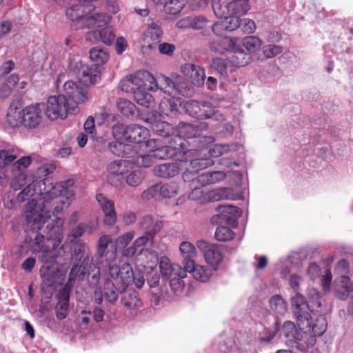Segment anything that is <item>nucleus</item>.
Instances as JSON below:
<instances>
[{
	"label": "nucleus",
	"instance_id": "nucleus-1",
	"mask_svg": "<svg viewBox=\"0 0 353 353\" xmlns=\"http://www.w3.org/2000/svg\"><path fill=\"white\" fill-rule=\"evenodd\" d=\"M42 183L44 188H41L40 192L44 195L45 202L41 205H38L34 199L29 201L27 204L26 219L28 227L32 231H38L53 215L54 219H52L51 223H48L44 233L47 242L56 250L63 237L64 221L58 217V214L63 210V205L65 204L62 197L69 199L74 196V181L73 179H68L52 185L50 181L46 179Z\"/></svg>",
	"mask_w": 353,
	"mask_h": 353
},
{
	"label": "nucleus",
	"instance_id": "nucleus-2",
	"mask_svg": "<svg viewBox=\"0 0 353 353\" xmlns=\"http://www.w3.org/2000/svg\"><path fill=\"white\" fill-rule=\"evenodd\" d=\"M109 235H102L97 241L96 259L102 270L110 278H117L119 268L122 263L117 259V248L109 245L112 243Z\"/></svg>",
	"mask_w": 353,
	"mask_h": 353
},
{
	"label": "nucleus",
	"instance_id": "nucleus-3",
	"mask_svg": "<svg viewBox=\"0 0 353 353\" xmlns=\"http://www.w3.org/2000/svg\"><path fill=\"white\" fill-rule=\"evenodd\" d=\"M117 278H110L108 276L105 283L104 297L111 304H114L119 294H123L130 284L133 276V270L129 263H123L119 268Z\"/></svg>",
	"mask_w": 353,
	"mask_h": 353
},
{
	"label": "nucleus",
	"instance_id": "nucleus-4",
	"mask_svg": "<svg viewBox=\"0 0 353 353\" xmlns=\"http://www.w3.org/2000/svg\"><path fill=\"white\" fill-rule=\"evenodd\" d=\"M32 253L40 252L39 260L43 264L41 268L40 274L42 277L48 279L50 265L56 261V250L52 245L47 242L45 234L37 233L30 244Z\"/></svg>",
	"mask_w": 353,
	"mask_h": 353
},
{
	"label": "nucleus",
	"instance_id": "nucleus-5",
	"mask_svg": "<svg viewBox=\"0 0 353 353\" xmlns=\"http://www.w3.org/2000/svg\"><path fill=\"white\" fill-rule=\"evenodd\" d=\"M319 298V295L317 294ZM321 307V303L317 299L308 303L305 298L300 293L296 292L295 296L292 298V307L293 312L297 321L299 328L308 327V318L311 316L310 312L314 315V307Z\"/></svg>",
	"mask_w": 353,
	"mask_h": 353
},
{
	"label": "nucleus",
	"instance_id": "nucleus-6",
	"mask_svg": "<svg viewBox=\"0 0 353 353\" xmlns=\"http://www.w3.org/2000/svg\"><path fill=\"white\" fill-rule=\"evenodd\" d=\"M112 134L117 139H124L128 142L137 144L145 143L147 145L150 132L146 128L140 125H125L122 123H117L112 127Z\"/></svg>",
	"mask_w": 353,
	"mask_h": 353
},
{
	"label": "nucleus",
	"instance_id": "nucleus-7",
	"mask_svg": "<svg viewBox=\"0 0 353 353\" xmlns=\"http://www.w3.org/2000/svg\"><path fill=\"white\" fill-rule=\"evenodd\" d=\"M75 112L74 109L70 108L69 101L62 94L48 97L46 105V114L50 120H56L59 118L65 119L68 114Z\"/></svg>",
	"mask_w": 353,
	"mask_h": 353
},
{
	"label": "nucleus",
	"instance_id": "nucleus-8",
	"mask_svg": "<svg viewBox=\"0 0 353 353\" xmlns=\"http://www.w3.org/2000/svg\"><path fill=\"white\" fill-rule=\"evenodd\" d=\"M63 94L62 96L69 101L70 108L75 111L78 105L86 102L89 99L87 89L83 88L79 83L72 80L66 81L63 85Z\"/></svg>",
	"mask_w": 353,
	"mask_h": 353
},
{
	"label": "nucleus",
	"instance_id": "nucleus-9",
	"mask_svg": "<svg viewBox=\"0 0 353 353\" xmlns=\"http://www.w3.org/2000/svg\"><path fill=\"white\" fill-rule=\"evenodd\" d=\"M196 246L204 252V257L207 263L212 266L214 270H216L223 258L221 249V246L216 244H209L203 240L198 241Z\"/></svg>",
	"mask_w": 353,
	"mask_h": 353
},
{
	"label": "nucleus",
	"instance_id": "nucleus-10",
	"mask_svg": "<svg viewBox=\"0 0 353 353\" xmlns=\"http://www.w3.org/2000/svg\"><path fill=\"white\" fill-rule=\"evenodd\" d=\"M225 178V174L221 171H216L212 172H206L198 176L196 179H192V185L193 190L190 194L189 197L192 199H196L200 195L202 194L201 188L194 185L196 183H199L201 186H205L210 184H214L223 180Z\"/></svg>",
	"mask_w": 353,
	"mask_h": 353
},
{
	"label": "nucleus",
	"instance_id": "nucleus-11",
	"mask_svg": "<svg viewBox=\"0 0 353 353\" xmlns=\"http://www.w3.org/2000/svg\"><path fill=\"white\" fill-rule=\"evenodd\" d=\"M74 72L86 85L96 83L100 79V69L97 65H89L79 61L75 63Z\"/></svg>",
	"mask_w": 353,
	"mask_h": 353
},
{
	"label": "nucleus",
	"instance_id": "nucleus-12",
	"mask_svg": "<svg viewBox=\"0 0 353 353\" xmlns=\"http://www.w3.org/2000/svg\"><path fill=\"white\" fill-rule=\"evenodd\" d=\"M44 108L43 103L32 104L23 108V127L32 129L39 126L42 119Z\"/></svg>",
	"mask_w": 353,
	"mask_h": 353
},
{
	"label": "nucleus",
	"instance_id": "nucleus-13",
	"mask_svg": "<svg viewBox=\"0 0 353 353\" xmlns=\"http://www.w3.org/2000/svg\"><path fill=\"white\" fill-rule=\"evenodd\" d=\"M30 157H23L11 165L12 172L14 175L11 182V187L18 190L26 185L25 170L31 164Z\"/></svg>",
	"mask_w": 353,
	"mask_h": 353
},
{
	"label": "nucleus",
	"instance_id": "nucleus-14",
	"mask_svg": "<svg viewBox=\"0 0 353 353\" xmlns=\"http://www.w3.org/2000/svg\"><path fill=\"white\" fill-rule=\"evenodd\" d=\"M308 327L299 328L302 330L305 337L310 335L309 337V345L313 346L316 343V336H320L324 334L327 329L326 319L323 315H319L315 319L314 321L312 316L308 318Z\"/></svg>",
	"mask_w": 353,
	"mask_h": 353
},
{
	"label": "nucleus",
	"instance_id": "nucleus-15",
	"mask_svg": "<svg viewBox=\"0 0 353 353\" xmlns=\"http://www.w3.org/2000/svg\"><path fill=\"white\" fill-rule=\"evenodd\" d=\"M96 199L103 213L104 224L108 226L114 225L117 220L114 201L108 199L102 194H97Z\"/></svg>",
	"mask_w": 353,
	"mask_h": 353
},
{
	"label": "nucleus",
	"instance_id": "nucleus-16",
	"mask_svg": "<svg viewBox=\"0 0 353 353\" xmlns=\"http://www.w3.org/2000/svg\"><path fill=\"white\" fill-rule=\"evenodd\" d=\"M115 37L112 27H105L99 30H95L87 32L85 39L92 43L101 41L105 45L110 46L115 40Z\"/></svg>",
	"mask_w": 353,
	"mask_h": 353
},
{
	"label": "nucleus",
	"instance_id": "nucleus-17",
	"mask_svg": "<svg viewBox=\"0 0 353 353\" xmlns=\"http://www.w3.org/2000/svg\"><path fill=\"white\" fill-rule=\"evenodd\" d=\"M208 125L206 122H200L198 124H190L188 123H180L175 130L180 137L185 140L194 137H199L202 130H207Z\"/></svg>",
	"mask_w": 353,
	"mask_h": 353
},
{
	"label": "nucleus",
	"instance_id": "nucleus-18",
	"mask_svg": "<svg viewBox=\"0 0 353 353\" xmlns=\"http://www.w3.org/2000/svg\"><path fill=\"white\" fill-rule=\"evenodd\" d=\"M163 32L159 25L152 22L143 32V48L152 50L160 42Z\"/></svg>",
	"mask_w": 353,
	"mask_h": 353
},
{
	"label": "nucleus",
	"instance_id": "nucleus-19",
	"mask_svg": "<svg viewBox=\"0 0 353 353\" xmlns=\"http://www.w3.org/2000/svg\"><path fill=\"white\" fill-rule=\"evenodd\" d=\"M216 210L219 213L217 215L219 219L232 227L236 228L237 226V219L242 214L240 208L231 205H219L216 208Z\"/></svg>",
	"mask_w": 353,
	"mask_h": 353
},
{
	"label": "nucleus",
	"instance_id": "nucleus-20",
	"mask_svg": "<svg viewBox=\"0 0 353 353\" xmlns=\"http://www.w3.org/2000/svg\"><path fill=\"white\" fill-rule=\"evenodd\" d=\"M170 137L171 139L169 141L168 145L172 150V153H174L175 160L181 161V157H189L192 153L194 152V150H186V140L180 137L177 133H174V135L171 136Z\"/></svg>",
	"mask_w": 353,
	"mask_h": 353
},
{
	"label": "nucleus",
	"instance_id": "nucleus-21",
	"mask_svg": "<svg viewBox=\"0 0 353 353\" xmlns=\"http://www.w3.org/2000/svg\"><path fill=\"white\" fill-rule=\"evenodd\" d=\"M142 70L137 71L133 74H130L123 78L119 83V87L125 92L132 93L141 88L144 87V82L143 81Z\"/></svg>",
	"mask_w": 353,
	"mask_h": 353
},
{
	"label": "nucleus",
	"instance_id": "nucleus-22",
	"mask_svg": "<svg viewBox=\"0 0 353 353\" xmlns=\"http://www.w3.org/2000/svg\"><path fill=\"white\" fill-rule=\"evenodd\" d=\"M239 41V38H230L228 37H219L212 39L208 46L210 50L219 54H223L225 52H231L236 43Z\"/></svg>",
	"mask_w": 353,
	"mask_h": 353
},
{
	"label": "nucleus",
	"instance_id": "nucleus-23",
	"mask_svg": "<svg viewBox=\"0 0 353 353\" xmlns=\"http://www.w3.org/2000/svg\"><path fill=\"white\" fill-rule=\"evenodd\" d=\"M48 179L52 185H54L51 181V179L49 178H46L39 181H34L32 183L27 185L22 191H21L17 195V201L19 202H23L26 200H28L30 197L32 196L34 194H38L41 196L43 200L42 203L39 205H42L45 202L44 201V195L41 194V188H44V185H43V182L44 180ZM57 183H55L56 185Z\"/></svg>",
	"mask_w": 353,
	"mask_h": 353
},
{
	"label": "nucleus",
	"instance_id": "nucleus-24",
	"mask_svg": "<svg viewBox=\"0 0 353 353\" xmlns=\"http://www.w3.org/2000/svg\"><path fill=\"white\" fill-rule=\"evenodd\" d=\"M112 17L104 12L85 14L82 18V28H101L110 23Z\"/></svg>",
	"mask_w": 353,
	"mask_h": 353
},
{
	"label": "nucleus",
	"instance_id": "nucleus-25",
	"mask_svg": "<svg viewBox=\"0 0 353 353\" xmlns=\"http://www.w3.org/2000/svg\"><path fill=\"white\" fill-rule=\"evenodd\" d=\"M158 139H150L147 141V147L153 154L155 159H175L174 153L169 145H161Z\"/></svg>",
	"mask_w": 353,
	"mask_h": 353
},
{
	"label": "nucleus",
	"instance_id": "nucleus-26",
	"mask_svg": "<svg viewBox=\"0 0 353 353\" xmlns=\"http://www.w3.org/2000/svg\"><path fill=\"white\" fill-rule=\"evenodd\" d=\"M158 83L159 89L169 95L174 94V92L183 96L187 94V91L183 87L181 82H174L171 79L164 75L159 77Z\"/></svg>",
	"mask_w": 353,
	"mask_h": 353
},
{
	"label": "nucleus",
	"instance_id": "nucleus-27",
	"mask_svg": "<svg viewBox=\"0 0 353 353\" xmlns=\"http://www.w3.org/2000/svg\"><path fill=\"white\" fill-rule=\"evenodd\" d=\"M179 251L185 268H193L197 252L195 246L189 241H183L179 245Z\"/></svg>",
	"mask_w": 353,
	"mask_h": 353
},
{
	"label": "nucleus",
	"instance_id": "nucleus-28",
	"mask_svg": "<svg viewBox=\"0 0 353 353\" xmlns=\"http://www.w3.org/2000/svg\"><path fill=\"white\" fill-rule=\"evenodd\" d=\"M185 161L190 162V169L192 172H198L199 171L205 169L214 164L213 160L210 157H202L198 154L197 150H194L190 157H184Z\"/></svg>",
	"mask_w": 353,
	"mask_h": 353
},
{
	"label": "nucleus",
	"instance_id": "nucleus-29",
	"mask_svg": "<svg viewBox=\"0 0 353 353\" xmlns=\"http://www.w3.org/2000/svg\"><path fill=\"white\" fill-rule=\"evenodd\" d=\"M131 163L130 161L119 159L110 162L107 167L108 172V180L112 183V179L113 176H122L129 171Z\"/></svg>",
	"mask_w": 353,
	"mask_h": 353
},
{
	"label": "nucleus",
	"instance_id": "nucleus-30",
	"mask_svg": "<svg viewBox=\"0 0 353 353\" xmlns=\"http://www.w3.org/2000/svg\"><path fill=\"white\" fill-rule=\"evenodd\" d=\"M231 52L232 54L228 58L232 66L242 67L250 63L251 59L250 54L243 50L239 42L236 43Z\"/></svg>",
	"mask_w": 353,
	"mask_h": 353
},
{
	"label": "nucleus",
	"instance_id": "nucleus-31",
	"mask_svg": "<svg viewBox=\"0 0 353 353\" xmlns=\"http://www.w3.org/2000/svg\"><path fill=\"white\" fill-rule=\"evenodd\" d=\"M139 227L145 230L146 233L155 236L163 227V222L161 220L154 221L150 215H145L141 218Z\"/></svg>",
	"mask_w": 353,
	"mask_h": 353
},
{
	"label": "nucleus",
	"instance_id": "nucleus-32",
	"mask_svg": "<svg viewBox=\"0 0 353 353\" xmlns=\"http://www.w3.org/2000/svg\"><path fill=\"white\" fill-rule=\"evenodd\" d=\"M121 302L130 310L139 309L143 305L138 293L134 290H125L122 294Z\"/></svg>",
	"mask_w": 353,
	"mask_h": 353
},
{
	"label": "nucleus",
	"instance_id": "nucleus-33",
	"mask_svg": "<svg viewBox=\"0 0 353 353\" xmlns=\"http://www.w3.org/2000/svg\"><path fill=\"white\" fill-rule=\"evenodd\" d=\"M155 176L162 178L174 177L179 173V167L177 163H163L153 168Z\"/></svg>",
	"mask_w": 353,
	"mask_h": 353
},
{
	"label": "nucleus",
	"instance_id": "nucleus-34",
	"mask_svg": "<svg viewBox=\"0 0 353 353\" xmlns=\"http://www.w3.org/2000/svg\"><path fill=\"white\" fill-rule=\"evenodd\" d=\"M250 8L249 0H233L227 4L228 12L236 17L245 14Z\"/></svg>",
	"mask_w": 353,
	"mask_h": 353
},
{
	"label": "nucleus",
	"instance_id": "nucleus-35",
	"mask_svg": "<svg viewBox=\"0 0 353 353\" xmlns=\"http://www.w3.org/2000/svg\"><path fill=\"white\" fill-rule=\"evenodd\" d=\"M145 88H141L132 93L134 101L141 106L152 108L154 105V99L151 94L146 91Z\"/></svg>",
	"mask_w": 353,
	"mask_h": 353
},
{
	"label": "nucleus",
	"instance_id": "nucleus-36",
	"mask_svg": "<svg viewBox=\"0 0 353 353\" xmlns=\"http://www.w3.org/2000/svg\"><path fill=\"white\" fill-rule=\"evenodd\" d=\"M151 129L154 133L162 137H170L175 133L173 126L165 121H155L151 125Z\"/></svg>",
	"mask_w": 353,
	"mask_h": 353
},
{
	"label": "nucleus",
	"instance_id": "nucleus-37",
	"mask_svg": "<svg viewBox=\"0 0 353 353\" xmlns=\"http://www.w3.org/2000/svg\"><path fill=\"white\" fill-rule=\"evenodd\" d=\"M108 149L111 153L117 157H130L132 146L129 144H125L118 141L110 142Z\"/></svg>",
	"mask_w": 353,
	"mask_h": 353
},
{
	"label": "nucleus",
	"instance_id": "nucleus-38",
	"mask_svg": "<svg viewBox=\"0 0 353 353\" xmlns=\"http://www.w3.org/2000/svg\"><path fill=\"white\" fill-rule=\"evenodd\" d=\"M180 103L178 99L164 98L159 103V110L163 114L170 116L179 111L178 105Z\"/></svg>",
	"mask_w": 353,
	"mask_h": 353
},
{
	"label": "nucleus",
	"instance_id": "nucleus-39",
	"mask_svg": "<svg viewBox=\"0 0 353 353\" xmlns=\"http://www.w3.org/2000/svg\"><path fill=\"white\" fill-rule=\"evenodd\" d=\"M186 270L192 274L196 280L201 282L208 281L212 274L211 269L203 265H195V263H194L193 268H186Z\"/></svg>",
	"mask_w": 353,
	"mask_h": 353
},
{
	"label": "nucleus",
	"instance_id": "nucleus-40",
	"mask_svg": "<svg viewBox=\"0 0 353 353\" xmlns=\"http://www.w3.org/2000/svg\"><path fill=\"white\" fill-rule=\"evenodd\" d=\"M82 5L77 4L69 7L65 10L67 17L72 21H77L79 24L78 28H82V18H83L85 14Z\"/></svg>",
	"mask_w": 353,
	"mask_h": 353
},
{
	"label": "nucleus",
	"instance_id": "nucleus-41",
	"mask_svg": "<svg viewBox=\"0 0 353 353\" xmlns=\"http://www.w3.org/2000/svg\"><path fill=\"white\" fill-rule=\"evenodd\" d=\"M6 120L12 128H17L20 125L23 126L22 110H19L17 108L11 105L8 110Z\"/></svg>",
	"mask_w": 353,
	"mask_h": 353
},
{
	"label": "nucleus",
	"instance_id": "nucleus-42",
	"mask_svg": "<svg viewBox=\"0 0 353 353\" xmlns=\"http://www.w3.org/2000/svg\"><path fill=\"white\" fill-rule=\"evenodd\" d=\"M211 67L221 75L227 77L228 72L232 71V66L230 63L229 58L227 59L215 58L212 59Z\"/></svg>",
	"mask_w": 353,
	"mask_h": 353
},
{
	"label": "nucleus",
	"instance_id": "nucleus-43",
	"mask_svg": "<svg viewBox=\"0 0 353 353\" xmlns=\"http://www.w3.org/2000/svg\"><path fill=\"white\" fill-rule=\"evenodd\" d=\"M90 58L94 63L93 65L105 64L109 59V54L107 51L99 48H93L90 51Z\"/></svg>",
	"mask_w": 353,
	"mask_h": 353
},
{
	"label": "nucleus",
	"instance_id": "nucleus-44",
	"mask_svg": "<svg viewBox=\"0 0 353 353\" xmlns=\"http://www.w3.org/2000/svg\"><path fill=\"white\" fill-rule=\"evenodd\" d=\"M73 244L72 257L76 260H81L87 254H90L88 246L81 240H70Z\"/></svg>",
	"mask_w": 353,
	"mask_h": 353
},
{
	"label": "nucleus",
	"instance_id": "nucleus-45",
	"mask_svg": "<svg viewBox=\"0 0 353 353\" xmlns=\"http://www.w3.org/2000/svg\"><path fill=\"white\" fill-rule=\"evenodd\" d=\"M270 306L272 310L279 315H284L287 312L286 302L280 295H274L270 299Z\"/></svg>",
	"mask_w": 353,
	"mask_h": 353
},
{
	"label": "nucleus",
	"instance_id": "nucleus-46",
	"mask_svg": "<svg viewBox=\"0 0 353 353\" xmlns=\"http://www.w3.org/2000/svg\"><path fill=\"white\" fill-rule=\"evenodd\" d=\"M184 109L190 116L200 119L203 117L201 109L205 108V105H202V101L199 102L194 100L186 101L183 105Z\"/></svg>",
	"mask_w": 353,
	"mask_h": 353
},
{
	"label": "nucleus",
	"instance_id": "nucleus-47",
	"mask_svg": "<svg viewBox=\"0 0 353 353\" xmlns=\"http://www.w3.org/2000/svg\"><path fill=\"white\" fill-rule=\"evenodd\" d=\"M263 41L256 36H248L242 41L243 46L249 52L259 51L262 46Z\"/></svg>",
	"mask_w": 353,
	"mask_h": 353
},
{
	"label": "nucleus",
	"instance_id": "nucleus-48",
	"mask_svg": "<svg viewBox=\"0 0 353 353\" xmlns=\"http://www.w3.org/2000/svg\"><path fill=\"white\" fill-rule=\"evenodd\" d=\"M184 2L181 0H166L164 3V11L169 14H177L184 7Z\"/></svg>",
	"mask_w": 353,
	"mask_h": 353
},
{
	"label": "nucleus",
	"instance_id": "nucleus-49",
	"mask_svg": "<svg viewBox=\"0 0 353 353\" xmlns=\"http://www.w3.org/2000/svg\"><path fill=\"white\" fill-rule=\"evenodd\" d=\"M159 196L163 198L174 196L177 193V185L175 183H159Z\"/></svg>",
	"mask_w": 353,
	"mask_h": 353
},
{
	"label": "nucleus",
	"instance_id": "nucleus-50",
	"mask_svg": "<svg viewBox=\"0 0 353 353\" xmlns=\"http://www.w3.org/2000/svg\"><path fill=\"white\" fill-rule=\"evenodd\" d=\"M188 66L191 68L190 78L191 79L192 84L196 86L203 85L205 80L204 71L202 69L197 68L192 64H190Z\"/></svg>",
	"mask_w": 353,
	"mask_h": 353
},
{
	"label": "nucleus",
	"instance_id": "nucleus-51",
	"mask_svg": "<svg viewBox=\"0 0 353 353\" xmlns=\"http://www.w3.org/2000/svg\"><path fill=\"white\" fill-rule=\"evenodd\" d=\"M214 236L217 241H228L234 239V232L225 226L217 227Z\"/></svg>",
	"mask_w": 353,
	"mask_h": 353
},
{
	"label": "nucleus",
	"instance_id": "nucleus-52",
	"mask_svg": "<svg viewBox=\"0 0 353 353\" xmlns=\"http://www.w3.org/2000/svg\"><path fill=\"white\" fill-rule=\"evenodd\" d=\"M142 72L145 73L143 74L144 76V77H143L144 88L150 91L159 90V83L153 74L147 70H142Z\"/></svg>",
	"mask_w": 353,
	"mask_h": 353
},
{
	"label": "nucleus",
	"instance_id": "nucleus-53",
	"mask_svg": "<svg viewBox=\"0 0 353 353\" xmlns=\"http://www.w3.org/2000/svg\"><path fill=\"white\" fill-rule=\"evenodd\" d=\"M143 178L144 176L141 171L139 170H133L126 176L125 182L131 187H137L141 183Z\"/></svg>",
	"mask_w": 353,
	"mask_h": 353
},
{
	"label": "nucleus",
	"instance_id": "nucleus-54",
	"mask_svg": "<svg viewBox=\"0 0 353 353\" xmlns=\"http://www.w3.org/2000/svg\"><path fill=\"white\" fill-rule=\"evenodd\" d=\"M101 270H102L101 265H99V267L94 265V268L89 272L88 283L90 288L100 286Z\"/></svg>",
	"mask_w": 353,
	"mask_h": 353
},
{
	"label": "nucleus",
	"instance_id": "nucleus-55",
	"mask_svg": "<svg viewBox=\"0 0 353 353\" xmlns=\"http://www.w3.org/2000/svg\"><path fill=\"white\" fill-rule=\"evenodd\" d=\"M17 159L15 155L10 153L9 151L1 150L0 151V172L3 171L5 175L4 169L10 165L11 163Z\"/></svg>",
	"mask_w": 353,
	"mask_h": 353
},
{
	"label": "nucleus",
	"instance_id": "nucleus-56",
	"mask_svg": "<svg viewBox=\"0 0 353 353\" xmlns=\"http://www.w3.org/2000/svg\"><path fill=\"white\" fill-rule=\"evenodd\" d=\"M85 272L81 270V268L78 267V265H73L70 271L68 280L66 283H69V285H72L73 286L74 282L77 279L79 280H83Z\"/></svg>",
	"mask_w": 353,
	"mask_h": 353
},
{
	"label": "nucleus",
	"instance_id": "nucleus-57",
	"mask_svg": "<svg viewBox=\"0 0 353 353\" xmlns=\"http://www.w3.org/2000/svg\"><path fill=\"white\" fill-rule=\"evenodd\" d=\"M85 272L81 270V268L78 267V265H73L70 271L68 280L66 283H69V285H72L73 286L74 282L77 279L79 280H83Z\"/></svg>",
	"mask_w": 353,
	"mask_h": 353
},
{
	"label": "nucleus",
	"instance_id": "nucleus-58",
	"mask_svg": "<svg viewBox=\"0 0 353 353\" xmlns=\"http://www.w3.org/2000/svg\"><path fill=\"white\" fill-rule=\"evenodd\" d=\"M223 19H224L223 21L225 26V28L228 32L234 31L241 26V19L239 17L227 15Z\"/></svg>",
	"mask_w": 353,
	"mask_h": 353
},
{
	"label": "nucleus",
	"instance_id": "nucleus-59",
	"mask_svg": "<svg viewBox=\"0 0 353 353\" xmlns=\"http://www.w3.org/2000/svg\"><path fill=\"white\" fill-rule=\"evenodd\" d=\"M118 109L122 114L129 117L134 114V105L128 100L121 99L118 103Z\"/></svg>",
	"mask_w": 353,
	"mask_h": 353
},
{
	"label": "nucleus",
	"instance_id": "nucleus-60",
	"mask_svg": "<svg viewBox=\"0 0 353 353\" xmlns=\"http://www.w3.org/2000/svg\"><path fill=\"white\" fill-rule=\"evenodd\" d=\"M176 264L172 263L170 260L166 258L163 257L161 259L159 263V267L161 269V274L168 278H170V276L172 275V273L174 270V265H176Z\"/></svg>",
	"mask_w": 353,
	"mask_h": 353
},
{
	"label": "nucleus",
	"instance_id": "nucleus-61",
	"mask_svg": "<svg viewBox=\"0 0 353 353\" xmlns=\"http://www.w3.org/2000/svg\"><path fill=\"white\" fill-rule=\"evenodd\" d=\"M263 54L266 58H272L283 52V48L276 45H265L262 48Z\"/></svg>",
	"mask_w": 353,
	"mask_h": 353
},
{
	"label": "nucleus",
	"instance_id": "nucleus-62",
	"mask_svg": "<svg viewBox=\"0 0 353 353\" xmlns=\"http://www.w3.org/2000/svg\"><path fill=\"white\" fill-rule=\"evenodd\" d=\"M212 7L215 15L219 19H223L227 15H230V14L228 12L227 5L223 6L219 0H212Z\"/></svg>",
	"mask_w": 353,
	"mask_h": 353
},
{
	"label": "nucleus",
	"instance_id": "nucleus-63",
	"mask_svg": "<svg viewBox=\"0 0 353 353\" xmlns=\"http://www.w3.org/2000/svg\"><path fill=\"white\" fill-rule=\"evenodd\" d=\"M72 288V285H69V283H65V285L59 290L57 294L58 302L69 303L70 294Z\"/></svg>",
	"mask_w": 353,
	"mask_h": 353
},
{
	"label": "nucleus",
	"instance_id": "nucleus-64",
	"mask_svg": "<svg viewBox=\"0 0 353 353\" xmlns=\"http://www.w3.org/2000/svg\"><path fill=\"white\" fill-rule=\"evenodd\" d=\"M245 34H252L256 30V24L250 19H241V26L239 27Z\"/></svg>",
	"mask_w": 353,
	"mask_h": 353
}]
</instances>
